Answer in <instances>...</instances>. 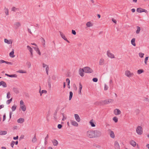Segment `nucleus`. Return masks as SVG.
<instances>
[{"mask_svg": "<svg viewBox=\"0 0 149 149\" xmlns=\"http://www.w3.org/2000/svg\"><path fill=\"white\" fill-rule=\"evenodd\" d=\"M14 27L16 29H17L21 26V24L19 22H16L14 24Z\"/></svg>", "mask_w": 149, "mask_h": 149, "instance_id": "obj_12", "label": "nucleus"}, {"mask_svg": "<svg viewBox=\"0 0 149 149\" xmlns=\"http://www.w3.org/2000/svg\"><path fill=\"white\" fill-rule=\"evenodd\" d=\"M135 112L137 115L140 112V110H139V109H136L135 110Z\"/></svg>", "mask_w": 149, "mask_h": 149, "instance_id": "obj_48", "label": "nucleus"}, {"mask_svg": "<svg viewBox=\"0 0 149 149\" xmlns=\"http://www.w3.org/2000/svg\"><path fill=\"white\" fill-rule=\"evenodd\" d=\"M4 42L8 44H12V41L11 40H8L7 39H4Z\"/></svg>", "mask_w": 149, "mask_h": 149, "instance_id": "obj_14", "label": "nucleus"}, {"mask_svg": "<svg viewBox=\"0 0 149 149\" xmlns=\"http://www.w3.org/2000/svg\"><path fill=\"white\" fill-rule=\"evenodd\" d=\"M144 55V54L142 53H139V56L141 57V58H143V56Z\"/></svg>", "mask_w": 149, "mask_h": 149, "instance_id": "obj_47", "label": "nucleus"}, {"mask_svg": "<svg viewBox=\"0 0 149 149\" xmlns=\"http://www.w3.org/2000/svg\"><path fill=\"white\" fill-rule=\"evenodd\" d=\"M14 141H12L11 142V144H10V145H11V146L12 148L13 147V146H14Z\"/></svg>", "mask_w": 149, "mask_h": 149, "instance_id": "obj_53", "label": "nucleus"}, {"mask_svg": "<svg viewBox=\"0 0 149 149\" xmlns=\"http://www.w3.org/2000/svg\"><path fill=\"white\" fill-rule=\"evenodd\" d=\"M5 75L10 77H17V75L16 74H9L6 73Z\"/></svg>", "mask_w": 149, "mask_h": 149, "instance_id": "obj_15", "label": "nucleus"}, {"mask_svg": "<svg viewBox=\"0 0 149 149\" xmlns=\"http://www.w3.org/2000/svg\"><path fill=\"white\" fill-rule=\"evenodd\" d=\"M144 72L143 70L142 69H139L137 70V73L139 74H141Z\"/></svg>", "mask_w": 149, "mask_h": 149, "instance_id": "obj_34", "label": "nucleus"}, {"mask_svg": "<svg viewBox=\"0 0 149 149\" xmlns=\"http://www.w3.org/2000/svg\"><path fill=\"white\" fill-rule=\"evenodd\" d=\"M137 30L136 31V34H139V33L140 31L141 30V28L139 26H136Z\"/></svg>", "mask_w": 149, "mask_h": 149, "instance_id": "obj_29", "label": "nucleus"}, {"mask_svg": "<svg viewBox=\"0 0 149 149\" xmlns=\"http://www.w3.org/2000/svg\"><path fill=\"white\" fill-rule=\"evenodd\" d=\"M24 121V118H19L17 120V122L19 123H22Z\"/></svg>", "mask_w": 149, "mask_h": 149, "instance_id": "obj_18", "label": "nucleus"}, {"mask_svg": "<svg viewBox=\"0 0 149 149\" xmlns=\"http://www.w3.org/2000/svg\"><path fill=\"white\" fill-rule=\"evenodd\" d=\"M92 80L94 82H97L98 81V79L97 78H94Z\"/></svg>", "mask_w": 149, "mask_h": 149, "instance_id": "obj_46", "label": "nucleus"}, {"mask_svg": "<svg viewBox=\"0 0 149 149\" xmlns=\"http://www.w3.org/2000/svg\"><path fill=\"white\" fill-rule=\"evenodd\" d=\"M1 85L4 88L6 87L7 86L6 83L3 81H1Z\"/></svg>", "mask_w": 149, "mask_h": 149, "instance_id": "obj_26", "label": "nucleus"}, {"mask_svg": "<svg viewBox=\"0 0 149 149\" xmlns=\"http://www.w3.org/2000/svg\"><path fill=\"white\" fill-rule=\"evenodd\" d=\"M135 38H133L131 40V43L132 45H133L134 46H135L136 45V44L135 43Z\"/></svg>", "mask_w": 149, "mask_h": 149, "instance_id": "obj_20", "label": "nucleus"}, {"mask_svg": "<svg viewBox=\"0 0 149 149\" xmlns=\"http://www.w3.org/2000/svg\"><path fill=\"white\" fill-rule=\"evenodd\" d=\"M66 81L68 83V88H70V79L68 78H67L66 79Z\"/></svg>", "mask_w": 149, "mask_h": 149, "instance_id": "obj_28", "label": "nucleus"}, {"mask_svg": "<svg viewBox=\"0 0 149 149\" xmlns=\"http://www.w3.org/2000/svg\"><path fill=\"white\" fill-rule=\"evenodd\" d=\"M108 87L107 86V85L106 84H105L104 87V90H105V91L107 90L108 89Z\"/></svg>", "mask_w": 149, "mask_h": 149, "instance_id": "obj_50", "label": "nucleus"}, {"mask_svg": "<svg viewBox=\"0 0 149 149\" xmlns=\"http://www.w3.org/2000/svg\"><path fill=\"white\" fill-rule=\"evenodd\" d=\"M20 105H24V103L23 100H21L20 102Z\"/></svg>", "mask_w": 149, "mask_h": 149, "instance_id": "obj_56", "label": "nucleus"}, {"mask_svg": "<svg viewBox=\"0 0 149 149\" xmlns=\"http://www.w3.org/2000/svg\"><path fill=\"white\" fill-rule=\"evenodd\" d=\"M60 34V35L61 36V37L63 39L65 40H66L67 38H66L65 35L63 34L61 32V31L59 32Z\"/></svg>", "mask_w": 149, "mask_h": 149, "instance_id": "obj_25", "label": "nucleus"}, {"mask_svg": "<svg viewBox=\"0 0 149 149\" xmlns=\"http://www.w3.org/2000/svg\"><path fill=\"white\" fill-rule=\"evenodd\" d=\"M5 63L6 64L12 65L13 64V63L11 62H9L7 61H5L3 60H0V64H2V63Z\"/></svg>", "mask_w": 149, "mask_h": 149, "instance_id": "obj_11", "label": "nucleus"}, {"mask_svg": "<svg viewBox=\"0 0 149 149\" xmlns=\"http://www.w3.org/2000/svg\"><path fill=\"white\" fill-rule=\"evenodd\" d=\"M107 55L108 57L111 58H113L115 57L114 55L113 54L111 53L109 51H107Z\"/></svg>", "mask_w": 149, "mask_h": 149, "instance_id": "obj_8", "label": "nucleus"}, {"mask_svg": "<svg viewBox=\"0 0 149 149\" xmlns=\"http://www.w3.org/2000/svg\"><path fill=\"white\" fill-rule=\"evenodd\" d=\"M136 132L138 134H141L143 133L142 127L140 126H138L136 129Z\"/></svg>", "mask_w": 149, "mask_h": 149, "instance_id": "obj_3", "label": "nucleus"}, {"mask_svg": "<svg viewBox=\"0 0 149 149\" xmlns=\"http://www.w3.org/2000/svg\"><path fill=\"white\" fill-rule=\"evenodd\" d=\"M71 123L72 125L75 127H77L78 125V123L75 121L71 120Z\"/></svg>", "mask_w": 149, "mask_h": 149, "instance_id": "obj_16", "label": "nucleus"}, {"mask_svg": "<svg viewBox=\"0 0 149 149\" xmlns=\"http://www.w3.org/2000/svg\"><path fill=\"white\" fill-rule=\"evenodd\" d=\"M13 98H11V99H10L9 100H8L6 102L7 104H9L11 102H12V100Z\"/></svg>", "mask_w": 149, "mask_h": 149, "instance_id": "obj_41", "label": "nucleus"}, {"mask_svg": "<svg viewBox=\"0 0 149 149\" xmlns=\"http://www.w3.org/2000/svg\"><path fill=\"white\" fill-rule=\"evenodd\" d=\"M16 107V106L15 105H14L12 107L11 109L12 111H14L15 110Z\"/></svg>", "mask_w": 149, "mask_h": 149, "instance_id": "obj_42", "label": "nucleus"}, {"mask_svg": "<svg viewBox=\"0 0 149 149\" xmlns=\"http://www.w3.org/2000/svg\"><path fill=\"white\" fill-rule=\"evenodd\" d=\"M86 26L88 27H90L91 26H93L92 24L90 22H87L86 24Z\"/></svg>", "mask_w": 149, "mask_h": 149, "instance_id": "obj_30", "label": "nucleus"}, {"mask_svg": "<svg viewBox=\"0 0 149 149\" xmlns=\"http://www.w3.org/2000/svg\"><path fill=\"white\" fill-rule=\"evenodd\" d=\"M13 91L17 94L19 93V92L17 88H13Z\"/></svg>", "mask_w": 149, "mask_h": 149, "instance_id": "obj_32", "label": "nucleus"}, {"mask_svg": "<svg viewBox=\"0 0 149 149\" xmlns=\"http://www.w3.org/2000/svg\"><path fill=\"white\" fill-rule=\"evenodd\" d=\"M32 47L34 48V49L36 51L38 50L39 48L37 47Z\"/></svg>", "mask_w": 149, "mask_h": 149, "instance_id": "obj_62", "label": "nucleus"}, {"mask_svg": "<svg viewBox=\"0 0 149 149\" xmlns=\"http://www.w3.org/2000/svg\"><path fill=\"white\" fill-rule=\"evenodd\" d=\"M74 117L77 121L79 122H80L81 119L78 114H75Z\"/></svg>", "mask_w": 149, "mask_h": 149, "instance_id": "obj_13", "label": "nucleus"}, {"mask_svg": "<svg viewBox=\"0 0 149 149\" xmlns=\"http://www.w3.org/2000/svg\"><path fill=\"white\" fill-rule=\"evenodd\" d=\"M41 88H40V90L39 91V92L40 93V95H42V94L43 93H45V94H46L47 93V91L45 90H42L41 92Z\"/></svg>", "mask_w": 149, "mask_h": 149, "instance_id": "obj_23", "label": "nucleus"}, {"mask_svg": "<svg viewBox=\"0 0 149 149\" xmlns=\"http://www.w3.org/2000/svg\"><path fill=\"white\" fill-rule=\"evenodd\" d=\"M72 34L74 35H75L76 34V33L75 30H72Z\"/></svg>", "mask_w": 149, "mask_h": 149, "instance_id": "obj_54", "label": "nucleus"}, {"mask_svg": "<svg viewBox=\"0 0 149 149\" xmlns=\"http://www.w3.org/2000/svg\"><path fill=\"white\" fill-rule=\"evenodd\" d=\"M52 142L54 145V146H57L58 144V141L56 139H54L52 141Z\"/></svg>", "mask_w": 149, "mask_h": 149, "instance_id": "obj_21", "label": "nucleus"}, {"mask_svg": "<svg viewBox=\"0 0 149 149\" xmlns=\"http://www.w3.org/2000/svg\"><path fill=\"white\" fill-rule=\"evenodd\" d=\"M36 51L37 52L38 54L39 55H41V52H40V51L39 49H38V50H36Z\"/></svg>", "mask_w": 149, "mask_h": 149, "instance_id": "obj_57", "label": "nucleus"}, {"mask_svg": "<svg viewBox=\"0 0 149 149\" xmlns=\"http://www.w3.org/2000/svg\"><path fill=\"white\" fill-rule=\"evenodd\" d=\"M83 72H84V69L83 68H80L79 69V74L81 77L84 76V73Z\"/></svg>", "mask_w": 149, "mask_h": 149, "instance_id": "obj_9", "label": "nucleus"}, {"mask_svg": "<svg viewBox=\"0 0 149 149\" xmlns=\"http://www.w3.org/2000/svg\"><path fill=\"white\" fill-rule=\"evenodd\" d=\"M10 97V94L9 92L7 93V98L9 99Z\"/></svg>", "mask_w": 149, "mask_h": 149, "instance_id": "obj_43", "label": "nucleus"}, {"mask_svg": "<svg viewBox=\"0 0 149 149\" xmlns=\"http://www.w3.org/2000/svg\"><path fill=\"white\" fill-rule=\"evenodd\" d=\"M48 83H51V78L50 76H49L48 77Z\"/></svg>", "mask_w": 149, "mask_h": 149, "instance_id": "obj_55", "label": "nucleus"}, {"mask_svg": "<svg viewBox=\"0 0 149 149\" xmlns=\"http://www.w3.org/2000/svg\"><path fill=\"white\" fill-rule=\"evenodd\" d=\"M62 114L63 115V118L62 119V120L64 121L66 119V117H65L64 116V115L63 113H62Z\"/></svg>", "mask_w": 149, "mask_h": 149, "instance_id": "obj_45", "label": "nucleus"}, {"mask_svg": "<svg viewBox=\"0 0 149 149\" xmlns=\"http://www.w3.org/2000/svg\"><path fill=\"white\" fill-rule=\"evenodd\" d=\"M121 113L120 111L118 109H116L114 110V113L116 115H118L120 114Z\"/></svg>", "mask_w": 149, "mask_h": 149, "instance_id": "obj_7", "label": "nucleus"}, {"mask_svg": "<svg viewBox=\"0 0 149 149\" xmlns=\"http://www.w3.org/2000/svg\"><path fill=\"white\" fill-rule=\"evenodd\" d=\"M19 10V9L16 8L15 7H13L12 8L11 10L14 12H15L16 10Z\"/></svg>", "mask_w": 149, "mask_h": 149, "instance_id": "obj_44", "label": "nucleus"}, {"mask_svg": "<svg viewBox=\"0 0 149 149\" xmlns=\"http://www.w3.org/2000/svg\"><path fill=\"white\" fill-rule=\"evenodd\" d=\"M4 10H5V12L6 15H8V9L7 8H6V7H5Z\"/></svg>", "mask_w": 149, "mask_h": 149, "instance_id": "obj_33", "label": "nucleus"}, {"mask_svg": "<svg viewBox=\"0 0 149 149\" xmlns=\"http://www.w3.org/2000/svg\"><path fill=\"white\" fill-rule=\"evenodd\" d=\"M84 72L86 73H91L93 72V71L90 68L86 67L84 68Z\"/></svg>", "mask_w": 149, "mask_h": 149, "instance_id": "obj_2", "label": "nucleus"}, {"mask_svg": "<svg viewBox=\"0 0 149 149\" xmlns=\"http://www.w3.org/2000/svg\"><path fill=\"white\" fill-rule=\"evenodd\" d=\"M130 144L133 147H135L136 145V142L133 140L130 141Z\"/></svg>", "mask_w": 149, "mask_h": 149, "instance_id": "obj_17", "label": "nucleus"}, {"mask_svg": "<svg viewBox=\"0 0 149 149\" xmlns=\"http://www.w3.org/2000/svg\"><path fill=\"white\" fill-rule=\"evenodd\" d=\"M90 124L91 125L92 127H95V125L93 122V120H91L90 121Z\"/></svg>", "mask_w": 149, "mask_h": 149, "instance_id": "obj_31", "label": "nucleus"}, {"mask_svg": "<svg viewBox=\"0 0 149 149\" xmlns=\"http://www.w3.org/2000/svg\"><path fill=\"white\" fill-rule=\"evenodd\" d=\"M26 64L29 66V67H30L31 66V64L30 62H27L26 63Z\"/></svg>", "mask_w": 149, "mask_h": 149, "instance_id": "obj_58", "label": "nucleus"}, {"mask_svg": "<svg viewBox=\"0 0 149 149\" xmlns=\"http://www.w3.org/2000/svg\"><path fill=\"white\" fill-rule=\"evenodd\" d=\"M73 96V93L72 91H70V95L69 97V100H70L72 97Z\"/></svg>", "mask_w": 149, "mask_h": 149, "instance_id": "obj_35", "label": "nucleus"}, {"mask_svg": "<svg viewBox=\"0 0 149 149\" xmlns=\"http://www.w3.org/2000/svg\"><path fill=\"white\" fill-rule=\"evenodd\" d=\"M113 120L115 122L117 123L118 121V118L116 117H114L113 118Z\"/></svg>", "mask_w": 149, "mask_h": 149, "instance_id": "obj_38", "label": "nucleus"}, {"mask_svg": "<svg viewBox=\"0 0 149 149\" xmlns=\"http://www.w3.org/2000/svg\"><path fill=\"white\" fill-rule=\"evenodd\" d=\"M104 62V59H100L99 64V65H101L103 64Z\"/></svg>", "mask_w": 149, "mask_h": 149, "instance_id": "obj_37", "label": "nucleus"}, {"mask_svg": "<svg viewBox=\"0 0 149 149\" xmlns=\"http://www.w3.org/2000/svg\"><path fill=\"white\" fill-rule=\"evenodd\" d=\"M113 101V100L112 99H110L108 100H105L102 101V102H104V104H106L112 102Z\"/></svg>", "mask_w": 149, "mask_h": 149, "instance_id": "obj_6", "label": "nucleus"}, {"mask_svg": "<svg viewBox=\"0 0 149 149\" xmlns=\"http://www.w3.org/2000/svg\"><path fill=\"white\" fill-rule=\"evenodd\" d=\"M41 42L42 43H45V40L44 38L42 37L41 38Z\"/></svg>", "mask_w": 149, "mask_h": 149, "instance_id": "obj_52", "label": "nucleus"}, {"mask_svg": "<svg viewBox=\"0 0 149 149\" xmlns=\"http://www.w3.org/2000/svg\"><path fill=\"white\" fill-rule=\"evenodd\" d=\"M37 141V139L36 137V135H35L34 137L33 138L32 141L33 143Z\"/></svg>", "mask_w": 149, "mask_h": 149, "instance_id": "obj_40", "label": "nucleus"}, {"mask_svg": "<svg viewBox=\"0 0 149 149\" xmlns=\"http://www.w3.org/2000/svg\"><path fill=\"white\" fill-rule=\"evenodd\" d=\"M114 144H115V145L116 146L117 145L118 146H119V143L117 141L115 142Z\"/></svg>", "mask_w": 149, "mask_h": 149, "instance_id": "obj_60", "label": "nucleus"}, {"mask_svg": "<svg viewBox=\"0 0 149 149\" xmlns=\"http://www.w3.org/2000/svg\"><path fill=\"white\" fill-rule=\"evenodd\" d=\"M20 108L23 111H25L26 110V107L24 105H20Z\"/></svg>", "mask_w": 149, "mask_h": 149, "instance_id": "obj_24", "label": "nucleus"}, {"mask_svg": "<svg viewBox=\"0 0 149 149\" xmlns=\"http://www.w3.org/2000/svg\"><path fill=\"white\" fill-rule=\"evenodd\" d=\"M108 131L110 132V135L111 137L112 138H115V136L113 132L111 131L110 129H109Z\"/></svg>", "mask_w": 149, "mask_h": 149, "instance_id": "obj_10", "label": "nucleus"}, {"mask_svg": "<svg viewBox=\"0 0 149 149\" xmlns=\"http://www.w3.org/2000/svg\"><path fill=\"white\" fill-rule=\"evenodd\" d=\"M62 125L60 124H59L58 125L57 127L59 129H61L62 127Z\"/></svg>", "mask_w": 149, "mask_h": 149, "instance_id": "obj_49", "label": "nucleus"}, {"mask_svg": "<svg viewBox=\"0 0 149 149\" xmlns=\"http://www.w3.org/2000/svg\"><path fill=\"white\" fill-rule=\"evenodd\" d=\"M112 21L114 23H115L116 24V20L114 19L113 18H112Z\"/></svg>", "mask_w": 149, "mask_h": 149, "instance_id": "obj_64", "label": "nucleus"}, {"mask_svg": "<svg viewBox=\"0 0 149 149\" xmlns=\"http://www.w3.org/2000/svg\"><path fill=\"white\" fill-rule=\"evenodd\" d=\"M14 50L13 49L12 50V51L9 54L10 56L12 58H13L15 57V56L14 55Z\"/></svg>", "mask_w": 149, "mask_h": 149, "instance_id": "obj_19", "label": "nucleus"}, {"mask_svg": "<svg viewBox=\"0 0 149 149\" xmlns=\"http://www.w3.org/2000/svg\"><path fill=\"white\" fill-rule=\"evenodd\" d=\"M18 138V136H17L16 137H14L13 138V139L15 140H17Z\"/></svg>", "mask_w": 149, "mask_h": 149, "instance_id": "obj_61", "label": "nucleus"}, {"mask_svg": "<svg viewBox=\"0 0 149 149\" xmlns=\"http://www.w3.org/2000/svg\"><path fill=\"white\" fill-rule=\"evenodd\" d=\"M7 134V132L6 131H1L0 130V135H5Z\"/></svg>", "mask_w": 149, "mask_h": 149, "instance_id": "obj_22", "label": "nucleus"}, {"mask_svg": "<svg viewBox=\"0 0 149 149\" xmlns=\"http://www.w3.org/2000/svg\"><path fill=\"white\" fill-rule=\"evenodd\" d=\"M130 71L127 70L125 72V74L127 77H129L130 76Z\"/></svg>", "mask_w": 149, "mask_h": 149, "instance_id": "obj_27", "label": "nucleus"}, {"mask_svg": "<svg viewBox=\"0 0 149 149\" xmlns=\"http://www.w3.org/2000/svg\"><path fill=\"white\" fill-rule=\"evenodd\" d=\"M79 93H81V90L82 88V85L81 83L79 84Z\"/></svg>", "mask_w": 149, "mask_h": 149, "instance_id": "obj_39", "label": "nucleus"}, {"mask_svg": "<svg viewBox=\"0 0 149 149\" xmlns=\"http://www.w3.org/2000/svg\"><path fill=\"white\" fill-rule=\"evenodd\" d=\"M6 118V114H5L3 116V121H4Z\"/></svg>", "mask_w": 149, "mask_h": 149, "instance_id": "obj_59", "label": "nucleus"}, {"mask_svg": "<svg viewBox=\"0 0 149 149\" xmlns=\"http://www.w3.org/2000/svg\"><path fill=\"white\" fill-rule=\"evenodd\" d=\"M87 136L90 138H95V134L94 130H89L87 132Z\"/></svg>", "mask_w": 149, "mask_h": 149, "instance_id": "obj_1", "label": "nucleus"}, {"mask_svg": "<svg viewBox=\"0 0 149 149\" xmlns=\"http://www.w3.org/2000/svg\"><path fill=\"white\" fill-rule=\"evenodd\" d=\"M95 138L100 137L101 135V132L98 130H94Z\"/></svg>", "mask_w": 149, "mask_h": 149, "instance_id": "obj_4", "label": "nucleus"}, {"mask_svg": "<svg viewBox=\"0 0 149 149\" xmlns=\"http://www.w3.org/2000/svg\"><path fill=\"white\" fill-rule=\"evenodd\" d=\"M27 49L29 50L30 52H33V49L29 45L27 46Z\"/></svg>", "mask_w": 149, "mask_h": 149, "instance_id": "obj_36", "label": "nucleus"}, {"mask_svg": "<svg viewBox=\"0 0 149 149\" xmlns=\"http://www.w3.org/2000/svg\"><path fill=\"white\" fill-rule=\"evenodd\" d=\"M32 47L34 48V49L36 51L38 50L39 48L37 47Z\"/></svg>", "mask_w": 149, "mask_h": 149, "instance_id": "obj_63", "label": "nucleus"}, {"mask_svg": "<svg viewBox=\"0 0 149 149\" xmlns=\"http://www.w3.org/2000/svg\"><path fill=\"white\" fill-rule=\"evenodd\" d=\"M18 72L20 73H26V72L23 71L22 70H20L18 71Z\"/></svg>", "mask_w": 149, "mask_h": 149, "instance_id": "obj_51", "label": "nucleus"}, {"mask_svg": "<svg viewBox=\"0 0 149 149\" xmlns=\"http://www.w3.org/2000/svg\"><path fill=\"white\" fill-rule=\"evenodd\" d=\"M136 11L138 12L141 13L142 12H145L146 13H148L147 11L144 9H143L141 8H139L137 9Z\"/></svg>", "mask_w": 149, "mask_h": 149, "instance_id": "obj_5", "label": "nucleus"}]
</instances>
